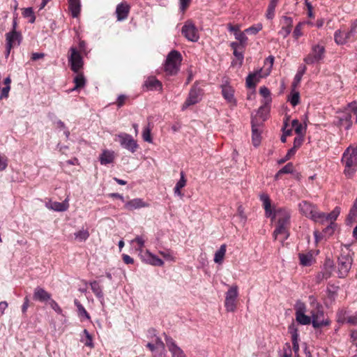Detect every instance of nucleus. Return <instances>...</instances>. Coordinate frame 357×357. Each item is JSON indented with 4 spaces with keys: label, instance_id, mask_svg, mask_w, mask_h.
Wrapping results in <instances>:
<instances>
[{
    "label": "nucleus",
    "instance_id": "58",
    "mask_svg": "<svg viewBox=\"0 0 357 357\" xmlns=\"http://www.w3.org/2000/svg\"><path fill=\"white\" fill-rule=\"evenodd\" d=\"M337 321L341 323H347V318L345 317L346 311L344 310H340L337 312Z\"/></svg>",
    "mask_w": 357,
    "mask_h": 357
},
{
    "label": "nucleus",
    "instance_id": "7",
    "mask_svg": "<svg viewBox=\"0 0 357 357\" xmlns=\"http://www.w3.org/2000/svg\"><path fill=\"white\" fill-rule=\"evenodd\" d=\"M69 52L68 62L70 66V69L74 73H78L83 68L84 65L81 53L75 47H71L69 50Z\"/></svg>",
    "mask_w": 357,
    "mask_h": 357
},
{
    "label": "nucleus",
    "instance_id": "41",
    "mask_svg": "<svg viewBox=\"0 0 357 357\" xmlns=\"http://www.w3.org/2000/svg\"><path fill=\"white\" fill-rule=\"evenodd\" d=\"M328 225L322 230V234L324 237H328L333 234L336 224L328 222Z\"/></svg>",
    "mask_w": 357,
    "mask_h": 357
},
{
    "label": "nucleus",
    "instance_id": "27",
    "mask_svg": "<svg viewBox=\"0 0 357 357\" xmlns=\"http://www.w3.org/2000/svg\"><path fill=\"white\" fill-rule=\"evenodd\" d=\"M46 206L55 211L63 212L66 211L69 208L68 201L66 199L63 202H53L46 204Z\"/></svg>",
    "mask_w": 357,
    "mask_h": 357
},
{
    "label": "nucleus",
    "instance_id": "2",
    "mask_svg": "<svg viewBox=\"0 0 357 357\" xmlns=\"http://www.w3.org/2000/svg\"><path fill=\"white\" fill-rule=\"evenodd\" d=\"M341 161L344 167V174L351 178L357 171V144L350 145L344 151Z\"/></svg>",
    "mask_w": 357,
    "mask_h": 357
},
{
    "label": "nucleus",
    "instance_id": "47",
    "mask_svg": "<svg viewBox=\"0 0 357 357\" xmlns=\"http://www.w3.org/2000/svg\"><path fill=\"white\" fill-rule=\"evenodd\" d=\"M83 333L86 336V341L84 342V345L90 348H93L94 345L93 343V337L91 335L89 334V331L86 329H84L83 331Z\"/></svg>",
    "mask_w": 357,
    "mask_h": 357
},
{
    "label": "nucleus",
    "instance_id": "13",
    "mask_svg": "<svg viewBox=\"0 0 357 357\" xmlns=\"http://www.w3.org/2000/svg\"><path fill=\"white\" fill-rule=\"evenodd\" d=\"M6 56L8 57L11 49L20 45L22 40V34L17 31H11L6 34Z\"/></svg>",
    "mask_w": 357,
    "mask_h": 357
},
{
    "label": "nucleus",
    "instance_id": "9",
    "mask_svg": "<svg viewBox=\"0 0 357 357\" xmlns=\"http://www.w3.org/2000/svg\"><path fill=\"white\" fill-rule=\"evenodd\" d=\"M356 39V35L350 29H338L334 33V40L337 45H342L347 43L354 42Z\"/></svg>",
    "mask_w": 357,
    "mask_h": 357
},
{
    "label": "nucleus",
    "instance_id": "50",
    "mask_svg": "<svg viewBox=\"0 0 357 357\" xmlns=\"http://www.w3.org/2000/svg\"><path fill=\"white\" fill-rule=\"evenodd\" d=\"M259 93L266 99V101H271V92L266 86H262L259 89Z\"/></svg>",
    "mask_w": 357,
    "mask_h": 357
},
{
    "label": "nucleus",
    "instance_id": "30",
    "mask_svg": "<svg viewBox=\"0 0 357 357\" xmlns=\"http://www.w3.org/2000/svg\"><path fill=\"white\" fill-rule=\"evenodd\" d=\"M261 130L258 126L252 123V142L255 146H258L261 140Z\"/></svg>",
    "mask_w": 357,
    "mask_h": 357
},
{
    "label": "nucleus",
    "instance_id": "25",
    "mask_svg": "<svg viewBox=\"0 0 357 357\" xmlns=\"http://www.w3.org/2000/svg\"><path fill=\"white\" fill-rule=\"evenodd\" d=\"M115 158L114 152L109 150H104L99 156V161L101 165H107L114 162Z\"/></svg>",
    "mask_w": 357,
    "mask_h": 357
},
{
    "label": "nucleus",
    "instance_id": "24",
    "mask_svg": "<svg viewBox=\"0 0 357 357\" xmlns=\"http://www.w3.org/2000/svg\"><path fill=\"white\" fill-rule=\"evenodd\" d=\"M130 12V6L126 3H121L116 6V14L119 21L126 20Z\"/></svg>",
    "mask_w": 357,
    "mask_h": 357
},
{
    "label": "nucleus",
    "instance_id": "54",
    "mask_svg": "<svg viewBox=\"0 0 357 357\" xmlns=\"http://www.w3.org/2000/svg\"><path fill=\"white\" fill-rule=\"evenodd\" d=\"M294 170V165L291 162L287 163L285 166H284L281 169H280V173L284 174H290Z\"/></svg>",
    "mask_w": 357,
    "mask_h": 357
},
{
    "label": "nucleus",
    "instance_id": "37",
    "mask_svg": "<svg viewBox=\"0 0 357 357\" xmlns=\"http://www.w3.org/2000/svg\"><path fill=\"white\" fill-rule=\"evenodd\" d=\"M90 286L93 293L96 296V297L98 298H103L102 289L98 282L93 281L90 283Z\"/></svg>",
    "mask_w": 357,
    "mask_h": 357
},
{
    "label": "nucleus",
    "instance_id": "45",
    "mask_svg": "<svg viewBox=\"0 0 357 357\" xmlns=\"http://www.w3.org/2000/svg\"><path fill=\"white\" fill-rule=\"evenodd\" d=\"M276 6L269 3L266 10V17L268 20H273L275 17Z\"/></svg>",
    "mask_w": 357,
    "mask_h": 357
},
{
    "label": "nucleus",
    "instance_id": "22",
    "mask_svg": "<svg viewBox=\"0 0 357 357\" xmlns=\"http://www.w3.org/2000/svg\"><path fill=\"white\" fill-rule=\"evenodd\" d=\"M293 26V19L290 17L283 16L282 17V26L279 31L278 34L285 38L289 35L292 30Z\"/></svg>",
    "mask_w": 357,
    "mask_h": 357
},
{
    "label": "nucleus",
    "instance_id": "21",
    "mask_svg": "<svg viewBox=\"0 0 357 357\" xmlns=\"http://www.w3.org/2000/svg\"><path fill=\"white\" fill-rule=\"evenodd\" d=\"M51 294L47 291L45 289L37 287L34 289L33 298L35 301L43 303V302H49L51 299Z\"/></svg>",
    "mask_w": 357,
    "mask_h": 357
},
{
    "label": "nucleus",
    "instance_id": "23",
    "mask_svg": "<svg viewBox=\"0 0 357 357\" xmlns=\"http://www.w3.org/2000/svg\"><path fill=\"white\" fill-rule=\"evenodd\" d=\"M289 332L291 334V339L292 342L291 350L294 351L295 356H298L299 344L298 330L294 325H291L289 327Z\"/></svg>",
    "mask_w": 357,
    "mask_h": 357
},
{
    "label": "nucleus",
    "instance_id": "6",
    "mask_svg": "<svg viewBox=\"0 0 357 357\" xmlns=\"http://www.w3.org/2000/svg\"><path fill=\"white\" fill-rule=\"evenodd\" d=\"M326 50L319 44L312 46L310 52L303 59L307 65H312L320 62L325 56Z\"/></svg>",
    "mask_w": 357,
    "mask_h": 357
},
{
    "label": "nucleus",
    "instance_id": "1",
    "mask_svg": "<svg viewBox=\"0 0 357 357\" xmlns=\"http://www.w3.org/2000/svg\"><path fill=\"white\" fill-rule=\"evenodd\" d=\"M260 200L262 202V206L265 211V216L270 218L272 221L275 220V229L273 236L276 238L279 235H282V241L289 237V230L290 228L291 212L287 208H275L271 205V201L267 194L260 195Z\"/></svg>",
    "mask_w": 357,
    "mask_h": 357
},
{
    "label": "nucleus",
    "instance_id": "63",
    "mask_svg": "<svg viewBox=\"0 0 357 357\" xmlns=\"http://www.w3.org/2000/svg\"><path fill=\"white\" fill-rule=\"evenodd\" d=\"M10 90V86H5L1 91L0 98H7L8 97L9 91Z\"/></svg>",
    "mask_w": 357,
    "mask_h": 357
},
{
    "label": "nucleus",
    "instance_id": "33",
    "mask_svg": "<svg viewBox=\"0 0 357 357\" xmlns=\"http://www.w3.org/2000/svg\"><path fill=\"white\" fill-rule=\"evenodd\" d=\"M300 264L302 266H309L312 264L313 261V256L312 254L310 252L304 254V253H300L298 255Z\"/></svg>",
    "mask_w": 357,
    "mask_h": 357
},
{
    "label": "nucleus",
    "instance_id": "40",
    "mask_svg": "<svg viewBox=\"0 0 357 357\" xmlns=\"http://www.w3.org/2000/svg\"><path fill=\"white\" fill-rule=\"evenodd\" d=\"M245 31H241L240 30L234 35L235 38L238 40L242 47H245L247 44L248 37L245 36Z\"/></svg>",
    "mask_w": 357,
    "mask_h": 357
},
{
    "label": "nucleus",
    "instance_id": "36",
    "mask_svg": "<svg viewBox=\"0 0 357 357\" xmlns=\"http://www.w3.org/2000/svg\"><path fill=\"white\" fill-rule=\"evenodd\" d=\"M333 266V262L330 259L325 261L324 269L321 272L326 280L332 275Z\"/></svg>",
    "mask_w": 357,
    "mask_h": 357
},
{
    "label": "nucleus",
    "instance_id": "26",
    "mask_svg": "<svg viewBox=\"0 0 357 357\" xmlns=\"http://www.w3.org/2000/svg\"><path fill=\"white\" fill-rule=\"evenodd\" d=\"M148 206V204L145 203L142 199L136 198L127 202L124 207L129 210L132 211L140 208Z\"/></svg>",
    "mask_w": 357,
    "mask_h": 357
},
{
    "label": "nucleus",
    "instance_id": "17",
    "mask_svg": "<svg viewBox=\"0 0 357 357\" xmlns=\"http://www.w3.org/2000/svg\"><path fill=\"white\" fill-rule=\"evenodd\" d=\"M305 305L298 303L296 306V319L302 325H308L312 323L311 317L305 314Z\"/></svg>",
    "mask_w": 357,
    "mask_h": 357
},
{
    "label": "nucleus",
    "instance_id": "64",
    "mask_svg": "<svg viewBox=\"0 0 357 357\" xmlns=\"http://www.w3.org/2000/svg\"><path fill=\"white\" fill-rule=\"evenodd\" d=\"M132 243H136L138 245V249L142 250L144 245V240L142 236H137L134 240L132 241Z\"/></svg>",
    "mask_w": 357,
    "mask_h": 357
},
{
    "label": "nucleus",
    "instance_id": "46",
    "mask_svg": "<svg viewBox=\"0 0 357 357\" xmlns=\"http://www.w3.org/2000/svg\"><path fill=\"white\" fill-rule=\"evenodd\" d=\"M151 128L149 125L144 128L142 137L145 142H152V138L151 136Z\"/></svg>",
    "mask_w": 357,
    "mask_h": 357
},
{
    "label": "nucleus",
    "instance_id": "5",
    "mask_svg": "<svg viewBox=\"0 0 357 357\" xmlns=\"http://www.w3.org/2000/svg\"><path fill=\"white\" fill-rule=\"evenodd\" d=\"M310 314L312 325L314 328H320L331 324V321L324 318L323 307L319 304L316 305V307L311 310Z\"/></svg>",
    "mask_w": 357,
    "mask_h": 357
},
{
    "label": "nucleus",
    "instance_id": "29",
    "mask_svg": "<svg viewBox=\"0 0 357 357\" xmlns=\"http://www.w3.org/2000/svg\"><path fill=\"white\" fill-rule=\"evenodd\" d=\"M77 75L73 79V82L75 83V86L73 89L70 90V91H77L79 89H82L86 85V79L84 76L83 73L79 71L78 73H75Z\"/></svg>",
    "mask_w": 357,
    "mask_h": 357
},
{
    "label": "nucleus",
    "instance_id": "44",
    "mask_svg": "<svg viewBox=\"0 0 357 357\" xmlns=\"http://www.w3.org/2000/svg\"><path fill=\"white\" fill-rule=\"evenodd\" d=\"M304 24L303 22H299L296 26L293 31V37L295 40H298L302 35V29Z\"/></svg>",
    "mask_w": 357,
    "mask_h": 357
},
{
    "label": "nucleus",
    "instance_id": "51",
    "mask_svg": "<svg viewBox=\"0 0 357 357\" xmlns=\"http://www.w3.org/2000/svg\"><path fill=\"white\" fill-rule=\"evenodd\" d=\"M289 121V117L287 116L284 121V126L282 128L283 134L286 136H290L292 134V129L287 128Z\"/></svg>",
    "mask_w": 357,
    "mask_h": 357
},
{
    "label": "nucleus",
    "instance_id": "16",
    "mask_svg": "<svg viewBox=\"0 0 357 357\" xmlns=\"http://www.w3.org/2000/svg\"><path fill=\"white\" fill-rule=\"evenodd\" d=\"M222 95L230 107H236L237 105L236 99L234 97V89L229 84L221 85Z\"/></svg>",
    "mask_w": 357,
    "mask_h": 357
},
{
    "label": "nucleus",
    "instance_id": "8",
    "mask_svg": "<svg viewBox=\"0 0 357 357\" xmlns=\"http://www.w3.org/2000/svg\"><path fill=\"white\" fill-rule=\"evenodd\" d=\"M182 35L189 41L197 42L199 38V34L197 28L192 20H187L182 29Z\"/></svg>",
    "mask_w": 357,
    "mask_h": 357
},
{
    "label": "nucleus",
    "instance_id": "3",
    "mask_svg": "<svg viewBox=\"0 0 357 357\" xmlns=\"http://www.w3.org/2000/svg\"><path fill=\"white\" fill-rule=\"evenodd\" d=\"M182 56L177 50H172L167 56L164 63L165 76H174L179 71Z\"/></svg>",
    "mask_w": 357,
    "mask_h": 357
},
{
    "label": "nucleus",
    "instance_id": "55",
    "mask_svg": "<svg viewBox=\"0 0 357 357\" xmlns=\"http://www.w3.org/2000/svg\"><path fill=\"white\" fill-rule=\"evenodd\" d=\"M80 53L87 55L89 50H87L86 43L84 40H79V50Z\"/></svg>",
    "mask_w": 357,
    "mask_h": 357
},
{
    "label": "nucleus",
    "instance_id": "38",
    "mask_svg": "<svg viewBox=\"0 0 357 357\" xmlns=\"http://www.w3.org/2000/svg\"><path fill=\"white\" fill-rule=\"evenodd\" d=\"M259 81V79L257 77V74H249L246 78V86L249 89H254Z\"/></svg>",
    "mask_w": 357,
    "mask_h": 357
},
{
    "label": "nucleus",
    "instance_id": "4",
    "mask_svg": "<svg viewBox=\"0 0 357 357\" xmlns=\"http://www.w3.org/2000/svg\"><path fill=\"white\" fill-rule=\"evenodd\" d=\"M204 94V89L199 86L197 82H195L191 86L188 96L181 106V110L184 111L189 107L199 103L202 100Z\"/></svg>",
    "mask_w": 357,
    "mask_h": 357
},
{
    "label": "nucleus",
    "instance_id": "43",
    "mask_svg": "<svg viewBox=\"0 0 357 357\" xmlns=\"http://www.w3.org/2000/svg\"><path fill=\"white\" fill-rule=\"evenodd\" d=\"M89 232L87 229H82L75 233V238L79 241H85L89 237Z\"/></svg>",
    "mask_w": 357,
    "mask_h": 357
},
{
    "label": "nucleus",
    "instance_id": "31",
    "mask_svg": "<svg viewBox=\"0 0 357 357\" xmlns=\"http://www.w3.org/2000/svg\"><path fill=\"white\" fill-rule=\"evenodd\" d=\"M186 183H187V180L185 178V174L183 172H181V178L176 183V184L174 187V194H176L180 197H183V194L181 192V190L185 186Z\"/></svg>",
    "mask_w": 357,
    "mask_h": 357
},
{
    "label": "nucleus",
    "instance_id": "62",
    "mask_svg": "<svg viewBox=\"0 0 357 357\" xmlns=\"http://www.w3.org/2000/svg\"><path fill=\"white\" fill-rule=\"evenodd\" d=\"M292 350L289 343H286L284 347L283 357H291Z\"/></svg>",
    "mask_w": 357,
    "mask_h": 357
},
{
    "label": "nucleus",
    "instance_id": "53",
    "mask_svg": "<svg viewBox=\"0 0 357 357\" xmlns=\"http://www.w3.org/2000/svg\"><path fill=\"white\" fill-rule=\"evenodd\" d=\"M294 130L298 136L304 137L306 131V126H303L301 123H299L296 126V128H294Z\"/></svg>",
    "mask_w": 357,
    "mask_h": 357
},
{
    "label": "nucleus",
    "instance_id": "60",
    "mask_svg": "<svg viewBox=\"0 0 357 357\" xmlns=\"http://www.w3.org/2000/svg\"><path fill=\"white\" fill-rule=\"evenodd\" d=\"M29 303H30V301H29V296H25L24 298V303L22 305V312L24 315L26 314L27 309L29 307Z\"/></svg>",
    "mask_w": 357,
    "mask_h": 357
},
{
    "label": "nucleus",
    "instance_id": "34",
    "mask_svg": "<svg viewBox=\"0 0 357 357\" xmlns=\"http://www.w3.org/2000/svg\"><path fill=\"white\" fill-rule=\"evenodd\" d=\"M227 246L225 244H222L218 250L215 253L214 261L217 264H222L226 253Z\"/></svg>",
    "mask_w": 357,
    "mask_h": 357
},
{
    "label": "nucleus",
    "instance_id": "10",
    "mask_svg": "<svg viewBox=\"0 0 357 357\" xmlns=\"http://www.w3.org/2000/svg\"><path fill=\"white\" fill-rule=\"evenodd\" d=\"M298 208L302 214L318 222L320 212L317 211V207L314 204L304 200L298 204Z\"/></svg>",
    "mask_w": 357,
    "mask_h": 357
},
{
    "label": "nucleus",
    "instance_id": "56",
    "mask_svg": "<svg viewBox=\"0 0 357 357\" xmlns=\"http://www.w3.org/2000/svg\"><path fill=\"white\" fill-rule=\"evenodd\" d=\"M127 99H128V97L126 95H120L118 97L116 101L115 102V104L116 105V106L119 108H120L125 105Z\"/></svg>",
    "mask_w": 357,
    "mask_h": 357
},
{
    "label": "nucleus",
    "instance_id": "11",
    "mask_svg": "<svg viewBox=\"0 0 357 357\" xmlns=\"http://www.w3.org/2000/svg\"><path fill=\"white\" fill-rule=\"evenodd\" d=\"M238 296V287H231L226 293L225 307L227 312H234L236 309L237 297Z\"/></svg>",
    "mask_w": 357,
    "mask_h": 357
},
{
    "label": "nucleus",
    "instance_id": "20",
    "mask_svg": "<svg viewBox=\"0 0 357 357\" xmlns=\"http://www.w3.org/2000/svg\"><path fill=\"white\" fill-rule=\"evenodd\" d=\"M143 88L146 91H160L162 90V84L160 81L156 79L155 77H148L144 84Z\"/></svg>",
    "mask_w": 357,
    "mask_h": 357
},
{
    "label": "nucleus",
    "instance_id": "18",
    "mask_svg": "<svg viewBox=\"0 0 357 357\" xmlns=\"http://www.w3.org/2000/svg\"><path fill=\"white\" fill-rule=\"evenodd\" d=\"M165 339L172 357H186L184 351L176 344L172 337L165 335Z\"/></svg>",
    "mask_w": 357,
    "mask_h": 357
},
{
    "label": "nucleus",
    "instance_id": "28",
    "mask_svg": "<svg viewBox=\"0 0 357 357\" xmlns=\"http://www.w3.org/2000/svg\"><path fill=\"white\" fill-rule=\"evenodd\" d=\"M68 8L73 17H78L81 11L80 0H68Z\"/></svg>",
    "mask_w": 357,
    "mask_h": 357
},
{
    "label": "nucleus",
    "instance_id": "15",
    "mask_svg": "<svg viewBox=\"0 0 357 357\" xmlns=\"http://www.w3.org/2000/svg\"><path fill=\"white\" fill-rule=\"evenodd\" d=\"M119 141L121 145L130 151L132 153H135L137 148L138 144L137 142L132 138V137L127 133H121L117 135Z\"/></svg>",
    "mask_w": 357,
    "mask_h": 357
},
{
    "label": "nucleus",
    "instance_id": "52",
    "mask_svg": "<svg viewBox=\"0 0 357 357\" xmlns=\"http://www.w3.org/2000/svg\"><path fill=\"white\" fill-rule=\"evenodd\" d=\"M50 307L58 314L62 313V309L59 305V304L53 299H50L48 302Z\"/></svg>",
    "mask_w": 357,
    "mask_h": 357
},
{
    "label": "nucleus",
    "instance_id": "14",
    "mask_svg": "<svg viewBox=\"0 0 357 357\" xmlns=\"http://www.w3.org/2000/svg\"><path fill=\"white\" fill-rule=\"evenodd\" d=\"M354 116L353 111L348 107L345 111L340 112L337 116V126L349 130L352 126Z\"/></svg>",
    "mask_w": 357,
    "mask_h": 357
},
{
    "label": "nucleus",
    "instance_id": "39",
    "mask_svg": "<svg viewBox=\"0 0 357 357\" xmlns=\"http://www.w3.org/2000/svg\"><path fill=\"white\" fill-rule=\"evenodd\" d=\"M288 100L290 102L292 106L295 107L300 102V94L298 91H296L294 89L292 90L291 95L288 98Z\"/></svg>",
    "mask_w": 357,
    "mask_h": 357
},
{
    "label": "nucleus",
    "instance_id": "35",
    "mask_svg": "<svg viewBox=\"0 0 357 357\" xmlns=\"http://www.w3.org/2000/svg\"><path fill=\"white\" fill-rule=\"evenodd\" d=\"M74 304L77 308V314L79 317H84L86 319H91L89 314L87 312L84 307L80 303V302L77 299H75Z\"/></svg>",
    "mask_w": 357,
    "mask_h": 357
},
{
    "label": "nucleus",
    "instance_id": "32",
    "mask_svg": "<svg viewBox=\"0 0 357 357\" xmlns=\"http://www.w3.org/2000/svg\"><path fill=\"white\" fill-rule=\"evenodd\" d=\"M145 255L146 256V260L149 264L156 266H163V261L160 258L157 257L156 256L153 255V254H151L149 251L147 250Z\"/></svg>",
    "mask_w": 357,
    "mask_h": 357
},
{
    "label": "nucleus",
    "instance_id": "12",
    "mask_svg": "<svg viewBox=\"0 0 357 357\" xmlns=\"http://www.w3.org/2000/svg\"><path fill=\"white\" fill-rule=\"evenodd\" d=\"M338 275L340 278H345L351 269L353 259L349 255H341L338 257Z\"/></svg>",
    "mask_w": 357,
    "mask_h": 357
},
{
    "label": "nucleus",
    "instance_id": "48",
    "mask_svg": "<svg viewBox=\"0 0 357 357\" xmlns=\"http://www.w3.org/2000/svg\"><path fill=\"white\" fill-rule=\"evenodd\" d=\"M262 29V25L259 24L257 26H252L245 30V32L248 34H257Z\"/></svg>",
    "mask_w": 357,
    "mask_h": 357
},
{
    "label": "nucleus",
    "instance_id": "57",
    "mask_svg": "<svg viewBox=\"0 0 357 357\" xmlns=\"http://www.w3.org/2000/svg\"><path fill=\"white\" fill-rule=\"evenodd\" d=\"M192 0H179L180 3V10L185 13V10L188 8Z\"/></svg>",
    "mask_w": 357,
    "mask_h": 357
},
{
    "label": "nucleus",
    "instance_id": "42",
    "mask_svg": "<svg viewBox=\"0 0 357 357\" xmlns=\"http://www.w3.org/2000/svg\"><path fill=\"white\" fill-rule=\"evenodd\" d=\"M22 15L24 17L29 18L30 23H33L36 20V16L32 8H24L22 11Z\"/></svg>",
    "mask_w": 357,
    "mask_h": 357
},
{
    "label": "nucleus",
    "instance_id": "49",
    "mask_svg": "<svg viewBox=\"0 0 357 357\" xmlns=\"http://www.w3.org/2000/svg\"><path fill=\"white\" fill-rule=\"evenodd\" d=\"M347 220L354 222L357 220V208L351 207L347 216Z\"/></svg>",
    "mask_w": 357,
    "mask_h": 357
},
{
    "label": "nucleus",
    "instance_id": "59",
    "mask_svg": "<svg viewBox=\"0 0 357 357\" xmlns=\"http://www.w3.org/2000/svg\"><path fill=\"white\" fill-rule=\"evenodd\" d=\"M304 141V137L303 136H297L294 138V146L295 148L298 149L301 145L303 144Z\"/></svg>",
    "mask_w": 357,
    "mask_h": 357
},
{
    "label": "nucleus",
    "instance_id": "61",
    "mask_svg": "<svg viewBox=\"0 0 357 357\" xmlns=\"http://www.w3.org/2000/svg\"><path fill=\"white\" fill-rule=\"evenodd\" d=\"M347 323L353 326L357 325V312L354 314L347 317Z\"/></svg>",
    "mask_w": 357,
    "mask_h": 357
},
{
    "label": "nucleus",
    "instance_id": "19",
    "mask_svg": "<svg viewBox=\"0 0 357 357\" xmlns=\"http://www.w3.org/2000/svg\"><path fill=\"white\" fill-rule=\"evenodd\" d=\"M340 213V208L338 206L335 207L330 213L328 214L320 212L318 222L321 223V225H325V223L328 222L335 223V221L337 218Z\"/></svg>",
    "mask_w": 357,
    "mask_h": 357
}]
</instances>
